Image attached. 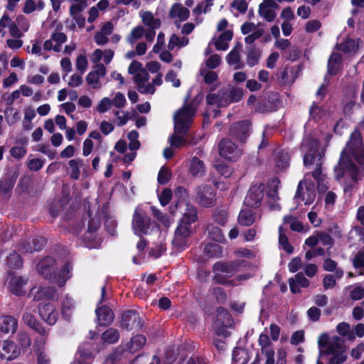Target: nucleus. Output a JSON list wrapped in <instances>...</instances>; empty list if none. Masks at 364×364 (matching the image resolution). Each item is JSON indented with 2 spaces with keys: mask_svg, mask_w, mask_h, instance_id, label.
<instances>
[{
  "mask_svg": "<svg viewBox=\"0 0 364 364\" xmlns=\"http://www.w3.org/2000/svg\"><path fill=\"white\" fill-rule=\"evenodd\" d=\"M351 157L358 163H362L364 159L361 135L358 130L351 134L349 141L341 153L339 163L335 168L336 177L343 185L345 191L359 178V172L352 163Z\"/></svg>",
  "mask_w": 364,
  "mask_h": 364,
  "instance_id": "1",
  "label": "nucleus"
},
{
  "mask_svg": "<svg viewBox=\"0 0 364 364\" xmlns=\"http://www.w3.org/2000/svg\"><path fill=\"white\" fill-rule=\"evenodd\" d=\"M318 143L313 137L309 136L304 138L301 144V149L306 151L304 157V163L306 166L314 164L313 159L317 158L316 164V169L313 171L312 176L317 182L318 193H325L328 189V181L326 175L321 170V155L318 154Z\"/></svg>",
  "mask_w": 364,
  "mask_h": 364,
  "instance_id": "2",
  "label": "nucleus"
},
{
  "mask_svg": "<svg viewBox=\"0 0 364 364\" xmlns=\"http://www.w3.org/2000/svg\"><path fill=\"white\" fill-rule=\"evenodd\" d=\"M128 73L134 75V81L136 85L138 91L141 94L153 95L156 91V86L162 84V74L159 73L156 77L149 82V75L147 70L143 68L142 64L136 60H133L128 68Z\"/></svg>",
  "mask_w": 364,
  "mask_h": 364,
  "instance_id": "3",
  "label": "nucleus"
},
{
  "mask_svg": "<svg viewBox=\"0 0 364 364\" xmlns=\"http://www.w3.org/2000/svg\"><path fill=\"white\" fill-rule=\"evenodd\" d=\"M319 348H324L327 355H331L328 364H341L346 359L344 341L337 336L330 337L326 333L319 336L318 339Z\"/></svg>",
  "mask_w": 364,
  "mask_h": 364,
  "instance_id": "4",
  "label": "nucleus"
},
{
  "mask_svg": "<svg viewBox=\"0 0 364 364\" xmlns=\"http://www.w3.org/2000/svg\"><path fill=\"white\" fill-rule=\"evenodd\" d=\"M194 193L195 201L201 208H211L216 203V192L210 185L201 184L197 186Z\"/></svg>",
  "mask_w": 364,
  "mask_h": 364,
  "instance_id": "5",
  "label": "nucleus"
},
{
  "mask_svg": "<svg viewBox=\"0 0 364 364\" xmlns=\"http://www.w3.org/2000/svg\"><path fill=\"white\" fill-rule=\"evenodd\" d=\"M155 225L150 221L149 218L141 208H136L132 220V228L136 235L149 234Z\"/></svg>",
  "mask_w": 364,
  "mask_h": 364,
  "instance_id": "6",
  "label": "nucleus"
},
{
  "mask_svg": "<svg viewBox=\"0 0 364 364\" xmlns=\"http://www.w3.org/2000/svg\"><path fill=\"white\" fill-rule=\"evenodd\" d=\"M196 109L191 105H185L174 115V128L176 132H187L195 114Z\"/></svg>",
  "mask_w": 364,
  "mask_h": 364,
  "instance_id": "7",
  "label": "nucleus"
},
{
  "mask_svg": "<svg viewBox=\"0 0 364 364\" xmlns=\"http://www.w3.org/2000/svg\"><path fill=\"white\" fill-rule=\"evenodd\" d=\"M247 264V263L244 260L235 261L230 264L217 262L213 266L215 279L218 282L224 283L225 281L221 279L222 277L232 276L235 272L246 267Z\"/></svg>",
  "mask_w": 364,
  "mask_h": 364,
  "instance_id": "8",
  "label": "nucleus"
},
{
  "mask_svg": "<svg viewBox=\"0 0 364 364\" xmlns=\"http://www.w3.org/2000/svg\"><path fill=\"white\" fill-rule=\"evenodd\" d=\"M316 196L314 183L306 175L298 185L295 198H300L305 205H310L315 200Z\"/></svg>",
  "mask_w": 364,
  "mask_h": 364,
  "instance_id": "9",
  "label": "nucleus"
},
{
  "mask_svg": "<svg viewBox=\"0 0 364 364\" xmlns=\"http://www.w3.org/2000/svg\"><path fill=\"white\" fill-rule=\"evenodd\" d=\"M177 210L182 215L181 223L188 225L196 221L198 218L197 210L193 205L183 202H177L175 208H171V214L175 215Z\"/></svg>",
  "mask_w": 364,
  "mask_h": 364,
  "instance_id": "10",
  "label": "nucleus"
},
{
  "mask_svg": "<svg viewBox=\"0 0 364 364\" xmlns=\"http://www.w3.org/2000/svg\"><path fill=\"white\" fill-rule=\"evenodd\" d=\"M219 153L227 159L235 160L241 156L242 151L230 139H224L219 144Z\"/></svg>",
  "mask_w": 364,
  "mask_h": 364,
  "instance_id": "11",
  "label": "nucleus"
},
{
  "mask_svg": "<svg viewBox=\"0 0 364 364\" xmlns=\"http://www.w3.org/2000/svg\"><path fill=\"white\" fill-rule=\"evenodd\" d=\"M21 350L18 345L12 341H0V358L12 360L19 356Z\"/></svg>",
  "mask_w": 364,
  "mask_h": 364,
  "instance_id": "12",
  "label": "nucleus"
},
{
  "mask_svg": "<svg viewBox=\"0 0 364 364\" xmlns=\"http://www.w3.org/2000/svg\"><path fill=\"white\" fill-rule=\"evenodd\" d=\"M232 324L233 320L229 312L223 309H218L214 323L217 333L227 336V332L225 328L231 327Z\"/></svg>",
  "mask_w": 364,
  "mask_h": 364,
  "instance_id": "13",
  "label": "nucleus"
},
{
  "mask_svg": "<svg viewBox=\"0 0 364 364\" xmlns=\"http://www.w3.org/2000/svg\"><path fill=\"white\" fill-rule=\"evenodd\" d=\"M264 185L257 184L252 186L244 200L245 205L248 207H257L258 206L264 196Z\"/></svg>",
  "mask_w": 364,
  "mask_h": 364,
  "instance_id": "14",
  "label": "nucleus"
},
{
  "mask_svg": "<svg viewBox=\"0 0 364 364\" xmlns=\"http://www.w3.org/2000/svg\"><path fill=\"white\" fill-rule=\"evenodd\" d=\"M262 360L264 364H287V352L281 348L277 352L274 349L266 350L262 353Z\"/></svg>",
  "mask_w": 364,
  "mask_h": 364,
  "instance_id": "15",
  "label": "nucleus"
},
{
  "mask_svg": "<svg viewBox=\"0 0 364 364\" xmlns=\"http://www.w3.org/2000/svg\"><path fill=\"white\" fill-rule=\"evenodd\" d=\"M28 296L35 301L53 300L57 298V294L53 288L35 286L31 289Z\"/></svg>",
  "mask_w": 364,
  "mask_h": 364,
  "instance_id": "16",
  "label": "nucleus"
},
{
  "mask_svg": "<svg viewBox=\"0 0 364 364\" xmlns=\"http://www.w3.org/2000/svg\"><path fill=\"white\" fill-rule=\"evenodd\" d=\"M106 75V68L102 64H97L95 70L90 71L86 76V82L94 89L101 87L100 80Z\"/></svg>",
  "mask_w": 364,
  "mask_h": 364,
  "instance_id": "17",
  "label": "nucleus"
},
{
  "mask_svg": "<svg viewBox=\"0 0 364 364\" xmlns=\"http://www.w3.org/2000/svg\"><path fill=\"white\" fill-rule=\"evenodd\" d=\"M67 41V36L65 33L55 32L51 38L44 42L43 47L46 50H54L55 52H60L63 48V44Z\"/></svg>",
  "mask_w": 364,
  "mask_h": 364,
  "instance_id": "18",
  "label": "nucleus"
},
{
  "mask_svg": "<svg viewBox=\"0 0 364 364\" xmlns=\"http://www.w3.org/2000/svg\"><path fill=\"white\" fill-rule=\"evenodd\" d=\"M7 284L9 290L14 294L21 296L25 294L24 287L27 280L20 276L11 274L8 276Z\"/></svg>",
  "mask_w": 364,
  "mask_h": 364,
  "instance_id": "19",
  "label": "nucleus"
},
{
  "mask_svg": "<svg viewBox=\"0 0 364 364\" xmlns=\"http://www.w3.org/2000/svg\"><path fill=\"white\" fill-rule=\"evenodd\" d=\"M250 124L247 121L234 124L230 130V136L243 142L249 136Z\"/></svg>",
  "mask_w": 364,
  "mask_h": 364,
  "instance_id": "20",
  "label": "nucleus"
},
{
  "mask_svg": "<svg viewBox=\"0 0 364 364\" xmlns=\"http://www.w3.org/2000/svg\"><path fill=\"white\" fill-rule=\"evenodd\" d=\"M39 315L41 318L49 325L56 323L58 314L55 306L50 304H46L39 307Z\"/></svg>",
  "mask_w": 364,
  "mask_h": 364,
  "instance_id": "21",
  "label": "nucleus"
},
{
  "mask_svg": "<svg viewBox=\"0 0 364 364\" xmlns=\"http://www.w3.org/2000/svg\"><path fill=\"white\" fill-rule=\"evenodd\" d=\"M206 101L208 105L218 107H226L231 103L226 90H220L218 94H208Z\"/></svg>",
  "mask_w": 364,
  "mask_h": 364,
  "instance_id": "22",
  "label": "nucleus"
},
{
  "mask_svg": "<svg viewBox=\"0 0 364 364\" xmlns=\"http://www.w3.org/2000/svg\"><path fill=\"white\" fill-rule=\"evenodd\" d=\"M122 326L127 330L140 328L141 324L139 316L134 311L126 312L122 316Z\"/></svg>",
  "mask_w": 364,
  "mask_h": 364,
  "instance_id": "23",
  "label": "nucleus"
},
{
  "mask_svg": "<svg viewBox=\"0 0 364 364\" xmlns=\"http://www.w3.org/2000/svg\"><path fill=\"white\" fill-rule=\"evenodd\" d=\"M46 344L45 337H41L34 343V350L37 355V364H50V358L48 354L43 350Z\"/></svg>",
  "mask_w": 364,
  "mask_h": 364,
  "instance_id": "24",
  "label": "nucleus"
},
{
  "mask_svg": "<svg viewBox=\"0 0 364 364\" xmlns=\"http://www.w3.org/2000/svg\"><path fill=\"white\" fill-rule=\"evenodd\" d=\"M189 15V10L179 3L173 4L169 11V16L178 21L187 20Z\"/></svg>",
  "mask_w": 364,
  "mask_h": 364,
  "instance_id": "25",
  "label": "nucleus"
},
{
  "mask_svg": "<svg viewBox=\"0 0 364 364\" xmlns=\"http://www.w3.org/2000/svg\"><path fill=\"white\" fill-rule=\"evenodd\" d=\"M114 25L111 22L105 23L100 31L95 35V41L99 46L105 45L108 42V36L112 33Z\"/></svg>",
  "mask_w": 364,
  "mask_h": 364,
  "instance_id": "26",
  "label": "nucleus"
},
{
  "mask_svg": "<svg viewBox=\"0 0 364 364\" xmlns=\"http://www.w3.org/2000/svg\"><path fill=\"white\" fill-rule=\"evenodd\" d=\"M206 168L204 162L197 157L191 159L189 165V173L194 178H200L204 176Z\"/></svg>",
  "mask_w": 364,
  "mask_h": 364,
  "instance_id": "27",
  "label": "nucleus"
},
{
  "mask_svg": "<svg viewBox=\"0 0 364 364\" xmlns=\"http://www.w3.org/2000/svg\"><path fill=\"white\" fill-rule=\"evenodd\" d=\"M290 290L293 294L299 293V287H307L309 281L301 272L297 273L294 278L289 279Z\"/></svg>",
  "mask_w": 364,
  "mask_h": 364,
  "instance_id": "28",
  "label": "nucleus"
},
{
  "mask_svg": "<svg viewBox=\"0 0 364 364\" xmlns=\"http://www.w3.org/2000/svg\"><path fill=\"white\" fill-rule=\"evenodd\" d=\"M114 51L111 49L102 50L96 49L90 55V60L92 63H97L103 60L106 64L109 63L114 57Z\"/></svg>",
  "mask_w": 364,
  "mask_h": 364,
  "instance_id": "29",
  "label": "nucleus"
},
{
  "mask_svg": "<svg viewBox=\"0 0 364 364\" xmlns=\"http://www.w3.org/2000/svg\"><path fill=\"white\" fill-rule=\"evenodd\" d=\"M139 16L141 18L142 23L147 26L149 29L155 30L159 28L161 21L159 18L154 16V15L148 11H140Z\"/></svg>",
  "mask_w": 364,
  "mask_h": 364,
  "instance_id": "30",
  "label": "nucleus"
},
{
  "mask_svg": "<svg viewBox=\"0 0 364 364\" xmlns=\"http://www.w3.org/2000/svg\"><path fill=\"white\" fill-rule=\"evenodd\" d=\"M17 320L11 316L0 317V331L6 333H14L17 328Z\"/></svg>",
  "mask_w": 364,
  "mask_h": 364,
  "instance_id": "31",
  "label": "nucleus"
},
{
  "mask_svg": "<svg viewBox=\"0 0 364 364\" xmlns=\"http://www.w3.org/2000/svg\"><path fill=\"white\" fill-rule=\"evenodd\" d=\"M232 38L231 30H225L218 38H213V41L218 50H225L228 48V43Z\"/></svg>",
  "mask_w": 364,
  "mask_h": 364,
  "instance_id": "32",
  "label": "nucleus"
},
{
  "mask_svg": "<svg viewBox=\"0 0 364 364\" xmlns=\"http://www.w3.org/2000/svg\"><path fill=\"white\" fill-rule=\"evenodd\" d=\"M99 323L102 326L109 324L114 319V314L107 306H102L96 310Z\"/></svg>",
  "mask_w": 364,
  "mask_h": 364,
  "instance_id": "33",
  "label": "nucleus"
},
{
  "mask_svg": "<svg viewBox=\"0 0 364 364\" xmlns=\"http://www.w3.org/2000/svg\"><path fill=\"white\" fill-rule=\"evenodd\" d=\"M55 260L53 258L48 257L43 259L38 264L37 268L38 272L46 278L48 277L53 272Z\"/></svg>",
  "mask_w": 364,
  "mask_h": 364,
  "instance_id": "34",
  "label": "nucleus"
},
{
  "mask_svg": "<svg viewBox=\"0 0 364 364\" xmlns=\"http://www.w3.org/2000/svg\"><path fill=\"white\" fill-rule=\"evenodd\" d=\"M23 320L28 326L38 331L41 337L43 338L46 336V331L38 323H37L33 314L30 312L24 313Z\"/></svg>",
  "mask_w": 364,
  "mask_h": 364,
  "instance_id": "35",
  "label": "nucleus"
},
{
  "mask_svg": "<svg viewBox=\"0 0 364 364\" xmlns=\"http://www.w3.org/2000/svg\"><path fill=\"white\" fill-rule=\"evenodd\" d=\"M289 155L284 151H278L274 154V163L277 171H283L289 166Z\"/></svg>",
  "mask_w": 364,
  "mask_h": 364,
  "instance_id": "36",
  "label": "nucleus"
},
{
  "mask_svg": "<svg viewBox=\"0 0 364 364\" xmlns=\"http://www.w3.org/2000/svg\"><path fill=\"white\" fill-rule=\"evenodd\" d=\"M45 8L43 0H26L23 8V12L26 14H31L34 11H41Z\"/></svg>",
  "mask_w": 364,
  "mask_h": 364,
  "instance_id": "37",
  "label": "nucleus"
},
{
  "mask_svg": "<svg viewBox=\"0 0 364 364\" xmlns=\"http://www.w3.org/2000/svg\"><path fill=\"white\" fill-rule=\"evenodd\" d=\"M75 309V302L73 299L68 295L65 296L61 303V313L63 316L68 320Z\"/></svg>",
  "mask_w": 364,
  "mask_h": 364,
  "instance_id": "38",
  "label": "nucleus"
},
{
  "mask_svg": "<svg viewBox=\"0 0 364 364\" xmlns=\"http://www.w3.org/2000/svg\"><path fill=\"white\" fill-rule=\"evenodd\" d=\"M256 217L252 210L243 208L238 215V223L244 226H250L255 221Z\"/></svg>",
  "mask_w": 364,
  "mask_h": 364,
  "instance_id": "39",
  "label": "nucleus"
},
{
  "mask_svg": "<svg viewBox=\"0 0 364 364\" xmlns=\"http://www.w3.org/2000/svg\"><path fill=\"white\" fill-rule=\"evenodd\" d=\"M359 47V40L348 39L344 43L338 44L336 48L338 50L343 51L347 54H353L356 53Z\"/></svg>",
  "mask_w": 364,
  "mask_h": 364,
  "instance_id": "40",
  "label": "nucleus"
},
{
  "mask_svg": "<svg viewBox=\"0 0 364 364\" xmlns=\"http://www.w3.org/2000/svg\"><path fill=\"white\" fill-rule=\"evenodd\" d=\"M72 267L70 264H67L61 269L58 276H55L52 282L57 283L58 286L62 287L65 284V282L70 277V270Z\"/></svg>",
  "mask_w": 364,
  "mask_h": 364,
  "instance_id": "41",
  "label": "nucleus"
},
{
  "mask_svg": "<svg viewBox=\"0 0 364 364\" xmlns=\"http://www.w3.org/2000/svg\"><path fill=\"white\" fill-rule=\"evenodd\" d=\"M341 55L338 53H333L329 58L328 64V72L330 75H336L340 68Z\"/></svg>",
  "mask_w": 364,
  "mask_h": 364,
  "instance_id": "42",
  "label": "nucleus"
},
{
  "mask_svg": "<svg viewBox=\"0 0 364 364\" xmlns=\"http://www.w3.org/2000/svg\"><path fill=\"white\" fill-rule=\"evenodd\" d=\"M323 268L328 272L335 271L336 277L338 279H341L344 274L342 269L337 268V262L330 258H327L324 260Z\"/></svg>",
  "mask_w": 364,
  "mask_h": 364,
  "instance_id": "43",
  "label": "nucleus"
},
{
  "mask_svg": "<svg viewBox=\"0 0 364 364\" xmlns=\"http://www.w3.org/2000/svg\"><path fill=\"white\" fill-rule=\"evenodd\" d=\"M187 132H176L174 128L173 134L169 138L170 144L176 148L183 146L186 143L184 135Z\"/></svg>",
  "mask_w": 364,
  "mask_h": 364,
  "instance_id": "44",
  "label": "nucleus"
},
{
  "mask_svg": "<svg viewBox=\"0 0 364 364\" xmlns=\"http://www.w3.org/2000/svg\"><path fill=\"white\" fill-rule=\"evenodd\" d=\"M70 168V177L73 179H78L80 171V168L83 166V160L80 159H71L68 162Z\"/></svg>",
  "mask_w": 364,
  "mask_h": 364,
  "instance_id": "45",
  "label": "nucleus"
},
{
  "mask_svg": "<svg viewBox=\"0 0 364 364\" xmlns=\"http://www.w3.org/2000/svg\"><path fill=\"white\" fill-rule=\"evenodd\" d=\"M188 42L189 41L187 37L179 38L176 35L173 34L168 41V50H173L176 47H184L188 45Z\"/></svg>",
  "mask_w": 364,
  "mask_h": 364,
  "instance_id": "46",
  "label": "nucleus"
},
{
  "mask_svg": "<svg viewBox=\"0 0 364 364\" xmlns=\"http://www.w3.org/2000/svg\"><path fill=\"white\" fill-rule=\"evenodd\" d=\"M146 338L142 335H137L132 338L128 344V350L132 352H136L139 350L145 343Z\"/></svg>",
  "mask_w": 364,
  "mask_h": 364,
  "instance_id": "47",
  "label": "nucleus"
},
{
  "mask_svg": "<svg viewBox=\"0 0 364 364\" xmlns=\"http://www.w3.org/2000/svg\"><path fill=\"white\" fill-rule=\"evenodd\" d=\"M227 62L229 65L234 66L235 69L240 68L241 63L240 62V51L237 48L232 49L227 55Z\"/></svg>",
  "mask_w": 364,
  "mask_h": 364,
  "instance_id": "48",
  "label": "nucleus"
},
{
  "mask_svg": "<svg viewBox=\"0 0 364 364\" xmlns=\"http://www.w3.org/2000/svg\"><path fill=\"white\" fill-rule=\"evenodd\" d=\"M279 245L281 249L284 250L287 253L291 254L294 251L293 247L289 244V240L283 232L282 227L279 229Z\"/></svg>",
  "mask_w": 364,
  "mask_h": 364,
  "instance_id": "49",
  "label": "nucleus"
},
{
  "mask_svg": "<svg viewBox=\"0 0 364 364\" xmlns=\"http://www.w3.org/2000/svg\"><path fill=\"white\" fill-rule=\"evenodd\" d=\"M349 290L351 299L357 301L360 300L364 296V288L358 284L349 286L347 288Z\"/></svg>",
  "mask_w": 364,
  "mask_h": 364,
  "instance_id": "50",
  "label": "nucleus"
},
{
  "mask_svg": "<svg viewBox=\"0 0 364 364\" xmlns=\"http://www.w3.org/2000/svg\"><path fill=\"white\" fill-rule=\"evenodd\" d=\"M274 8L259 6V14L268 22L273 21L276 18V12Z\"/></svg>",
  "mask_w": 364,
  "mask_h": 364,
  "instance_id": "51",
  "label": "nucleus"
},
{
  "mask_svg": "<svg viewBox=\"0 0 364 364\" xmlns=\"http://www.w3.org/2000/svg\"><path fill=\"white\" fill-rule=\"evenodd\" d=\"M207 230L210 239L218 242H220L224 240V235L219 228L215 227L213 225H209Z\"/></svg>",
  "mask_w": 364,
  "mask_h": 364,
  "instance_id": "52",
  "label": "nucleus"
},
{
  "mask_svg": "<svg viewBox=\"0 0 364 364\" xmlns=\"http://www.w3.org/2000/svg\"><path fill=\"white\" fill-rule=\"evenodd\" d=\"M144 33L145 30L143 26H136L132 30L131 33L127 36V41L130 44H134L137 40L140 39Z\"/></svg>",
  "mask_w": 364,
  "mask_h": 364,
  "instance_id": "53",
  "label": "nucleus"
},
{
  "mask_svg": "<svg viewBox=\"0 0 364 364\" xmlns=\"http://www.w3.org/2000/svg\"><path fill=\"white\" fill-rule=\"evenodd\" d=\"M119 334L117 330L114 328H109L105 331L102 336V338L105 342L113 343L118 341Z\"/></svg>",
  "mask_w": 364,
  "mask_h": 364,
  "instance_id": "54",
  "label": "nucleus"
},
{
  "mask_svg": "<svg viewBox=\"0 0 364 364\" xmlns=\"http://www.w3.org/2000/svg\"><path fill=\"white\" fill-rule=\"evenodd\" d=\"M205 252L210 257H218L222 253L221 247L217 243H208L204 247Z\"/></svg>",
  "mask_w": 364,
  "mask_h": 364,
  "instance_id": "55",
  "label": "nucleus"
},
{
  "mask_svg": "<svg viewBox=\"0 0 364 364\" xmlns=\"http://www.w3.org/2000/svg\"><path fill=\"white\" fill-rule=\"evenodd\" d=\"M284 223L289 224L293 231L301 232L304 230L303 224L290 215H286L284 218Z\"/></svg>",
  "mask_w": 364,
  "mask_h": 364,
  "instance_id": "56",
  "label": "nucleus"
},
{
  "mask_svg": "<svg viewBox=\"0 0 364 364\" xmlns=\"http://www.w3.org/2000/svg\"><path fill=\"white\" fill-rule=\"evenodd\" d=\"M127 137L129 140V148L131 151H136L139 149L140 143L138 141L139 134L136 131L129 132Z\"/></svg>",
  "mask_w": 364,
  "mask_h": 364,
  "instance_id": "57",
  "label": "nucleus"
},
{
  "mask_svg": "<svg viewBox=\"0 0 364 364\" xmlns=\"http://www.w3.org/2000/svg\"><path fill=\"white\" fill-rule=\"evenodd\" d=\"M23 262L20 255L16 252L9 255L7 259V264L11 268H18L22 266Z\"/></svg>",
  "mask_w": 364,
  "mask_h": 364,
  "instance_id": "58",
  "label": "nucleus"
},
{
  "mask_svg": "<svg viewBox=\"0 0 364 364\" xmlns=\"http://www.w3.org/2000/svg\"><path fill=\"white\" fill-rule=\"evenodd\" d=\"M258 341L261 346V353H265L266 350L273 349L270 339L267 333H261Z\"/></svg>",
  "mask_w": 364,
  "mask_h": 364,
  "instance_id": "59",
  "label": "nucleus"
},
{
  "mask_svg": "<svg viewBox=\"0 0 364 364\" xmlns=\"http://www.w3.org/2000/svg\"><path fill=\"white\" fill-rule=\"evenodd\" d=\"M76 68L77 70L81 73V74H84L86 71L88 65V60L85 54H80L77 55L75 63Z\"/></svg>",
  "mask_w": 364,
  "mask_h": 364,
  "instance_id": "60",
  "label": "nucleus"
},
{
  "mask_svg": "<svg viewBox=\"0 0 364 364\" xmlns=\"http://www.w3.org/2000/svg\"><path fill=\"white\" fill-rule=\"evenodd\" d=\"M171 172L167 167L163 166L161 168L158 174V182L160 184H166L170 180Z\"/></svg>",
  "mask_w": 364,
  "mask_h": 364,
  "instance_id": "61",
  "label": "nucleus"
},
{
  "mask_svg": "<svg viewBox=\"0 0 364 364\" xmlns=\"http://www.w3.org/2000/svg\"><path fill=\"white\" fill-rule=\"evenodd\" d=\"M260 58V52L256 49H252L248 52L247 63L250 67L255 66L259 62Z\"/></svg>",
  "mask_w": 364,
  "mask_h": 364,
  "instance_id": "62",
  "label": "nucleus"
},
{
  "mask_svg": "<svg viewBox=\"0 0 364 364\" xmlns=\"http://www.w3.org/2000/svg\"><path fill=\"white\" fill-rule=\"evenodd\" d=\"M81 73H73L69 78V81L68 82V86L71 87H80L82 85L83 78Z\"/></svg>",
  "mask_w": 364,
  "mask_h": 364,
  "instance_id": "63",
  "label": "nucleus"
},
{
  "mask_svg": "<svg viewBox=\"0 0 364 364\" xmlns=\"http://www.w3.org/2000/svg\"><path fill=\"white\" fill-rule=\"evenodd\" d=\"M112 105V100L109 97L102 98L96 107V110L100 113L108 111Z\"/></svg>",
  "mask_w": 364,
  "mask_h": 364,
  "instance_id": "64",
  "label": "nucleus"
}]
</instances>
